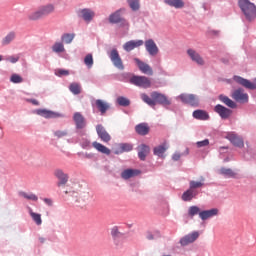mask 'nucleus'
Listing matches in <instances>:
<instances>
[{"instance_id": "49530a36", "label": "nucleus", "mask_w": 256, "mask_h": 256, "mask_svg": "<svg viewBox=\"0 0 256 256\" xmlns=\"http://www.w3.org/2000/svg\"><path fill=\"white\" fill-rule=\"evenodd\" d=\"M10 82L13 84H21L23 83V78L18 74H14L10 77Z\"/></svg>"}, {"instance_id": "9d476101", "label": "nucleus", "mask_w": 256, "mask_h": 256, "mask_svg": "<svg viewBox=\"0 0 256 256\" xmlns=\"http://www.w3.org/2000/svg\"><path fill=\"white\" fill-rule=\"evenodd\" d=\"M233 80L242 87L246 88L247 90H256V78L255 83L251 82L250 80L244 79L240 76L233 77Z\"/></svg>"}, {"instance_id": "864d4df0", "label": "nucleus", "mask_w": 256, "mask_h": 256, "mask_svg": "<svg viewBox=\"0 0 256 256\" xmlns=\"http://www.w3.org/2000/svg\"><path fill=\"white\" fill-rule=\"evenodd\" d=\"M111 234L113 238H119L121 236V232H119V229L116 226L112 228Z\"/></svg>"}, {"instance_id": "7ed1b4c3", "label": "nucleus", "mask_w": 256, "mask_h": 256, "mask_svg": "<svg viewBox=\"0 0 256 256\" xmlns=\"http://www.w3.org/2000/svg\"><path fill=\"white\" fill-rule=\"evenodd\" d=\"M130 84L144 89L151 88V80L145 76H133L130 78Z\"/></svg>"}, {"instance_id": "9b49d317", "label": "nucleus", "mask_w": 256, "mask_h": 256, "mask_svg": "<svg viewBox=\"0 0 256 256\" xmlns=\"http://www.w3.org/2000/svg\"><path fill=\"white\" fill-rule=\"evenodd\" d=\"M186 54H188V57H190L191 61H193L197 65H199V66L205 65L204 59L201 57V55L199 53L196 52V50H193L190 48V49L186 50Z\"/></svg>"}, {"instance_id": "6ab92c4d", "label": "nucleus", "mask_w": 256, "mask_h": 256, "mask_svg": "<svg viewBox=\"0 0 256 256\" xmlns=\"http://www.w3.org/2000/svg\"><path fill=\"white\" fill-rule=\"evenodd\" d=\"M79 17L82 18L85 22H91L93 18H95V12L91 9H80L79 10Z\"/></svg>"}, {"instance_id": "a18cd8bd", "label": "nucleus", "mask_w": 256, "mask_h": 256, "mask_svg": "<svg viewBox=\"0 0 256 256\" xmlns=\"http://www.w3.org/2000/svg\"><path fill=\"white\" fill-rule=\"evenodd\" d=\"M52 51L55 52V53H62V52L65 51V48L63 47L62 43H55L52 46Z\"/></svg>"}, {"instance_id": "6e6552de", "label": "nucleus", "mask_w": 256, "mask_h": 256, "mask_svg": "<svg viewBox=\"0 0 256 256\" xmlns=\"http://www.w3.org/2000/svg\"><path fill=\"white\" fill-rule=\"evenodd\" d=\"M126 11L124 8L118 9L115 11V13L110 14L108 16V22L112 24H118V23H126V19L121 17V15Z\"/></svg>"}, {"instance_id": "72a5a7b5", "label": "nucleus", "mask_w": 256, "mask_h": 256, "mask_svg": "<svg viewBox=\"0 0 256 256\" xmlns=\"http://www.w3.org/2000/svg\"><path fill=\"white\" fill-rule=\"evenodd\" d=\"M16 34L15 32H10L7 34V36L4 37V39H2V46H7L10 43H12L13 40H15Z\"/></svg>"}, {"instance_id": "6e6d98bb", "label": "nucleus", "mask_w": 256, "mask_h": 256, "mask_svg": "<svg viewBox=\"0 0 256 256\" xmlns=\"http://www.w3.org/2000/svg\"><path fill=\"white\" fill-rule=\"evenodd\" d=\"M180 157H181V155L179 153H176V154L172 155V160L173 161H179Z\"/></svg>"}, {"instance_id": "0e129e2a", "label": "nucleus", "mask_w": 256, "mask_h": 256, "mask_svg": "<svg viewBox=\"0 0 256 256\" xmlns=\"http://www.w3.org/2000/svg\"><path fill=\"white\" fill-rule=\"evenodd\" d=\"M164 256H171V255H164Z\"/></svg>"}, {"instance_id": "58836bf2", "label": "nucleus", "mask_w": 256, "mask_h": 256, "mask_svg": "<svg viewBox=\"0 0 256 256\" xmlns=\"http://www.w3.org/2000/svg\"><path fill=\"white\" fill-rule=\"evenodd\" d=\"M219 174L224 175L227 178H234L236 175L230 168H221Z\"/></svg>"}, {"instance_id": "412c9836", "label": "nucleus", "mask_w": 256, "mask_h": 256, "mask_svg": "<svg viewBox=\"0 0 256 256\" xmlns=\"http://www.w3.org/2000/svg\"><path fill=\"white\" fill-rule=\"evenodd\" d=\"M228 141L232 142L233 146L238 148L244 147L243 139H241L237 134L230 133L227 135Z\"/></svg>"}, {"instance_id": "2eb2a0df", "label": "nucleus", "mask_w": 256, "mask_h": 256, "mask_svg": "<svg viewBox=\"0 0 256 256\" xmlns=\"http://www.w3.org/2000/svg\"><path fill=\"white\" fill-rule=\"evenodd\" d=\"M214 112L218 113L219 117H221L223 120H227L230 115H232V110L220 104L214 106Z\"/></svg>"}, {"instance_id": "052dcab7", "label": "nucleus", "mask_w": 256, "mask_h": 256, "mask_svg": "<svg viewBox=\"0 0 256 256\" xmlns=\"http://www.w3.org/2000/svg\"><path fill=\"white\" fill-rule=\"evenodd\" d=\"M38 241H40L41 244H44L46 240H45V238L40 237V238H38Z\"/></svg>"}, {"instance_id": "39448f33", "label": "nucleus", "mask_w": 256, "mask_h": 256, "mask_svg": "<svg viewBox=\"0 0 256 256\" xmlns=\"http://www.w3.org/2000/svg\"><path fill=\"white\" fill-rule=\"evenodd\" d=\"M232 99L239 104H246L249 101V96L247 95V93H244V90L242 88H239L233 91Z\"/></svg>"}, {"instance_id": "603ef678", "label": "nucleus", "mask_w": 256, "mask_h": 256, "mask_svg": "<svg viewBox=\"0 0 256 256\" xmlns=\"http://www.w3.org/2000/svg\"><path fill=\"white\" fill-rule=\"evenodd\" d=\"M5 60L12 64H15L20 60V57L19 56H8Z\"/></svg>"}, {"instance_id": "7c9ffc66", "label": "nucleus", "mask_w": 256, "mask_h": 256, "mask_svg": "<svg viewBox=\"0 0 256 256\" xmlns=\"http://www.w3.org/2000/svg\"><path fill=\"white\" fill-rule=\"evenodd\" d=\"M219 101L225 104V106L230 107L232 109L237 108V104L233 102L229 97L224 96V95H219Z\"/></svg>"}, {"instance_id": "f03ea898", "label": "nucleus", "mask_w": 256, "mask_h": 256, "mask_svg": "<svg viewBox=\"0 0 256 256\" xmlns=\"http://www.w3.org/2000/svg\"><path fill=\"white\" fill-rule=\"evenodd\" d=\"M53 12H54V6L52 4L41 6L40 8H38L37 11L29 14V20L37 21L43 17H47L48 15H51V13Z\"/></svg>"}, {"instance_id": "37998d69", "label": "nucleus", "mask_w": 256, "mask_h": 256, "mask_svg": "<svg viewBox=\"0 0 256 256\" xmlns=\"http://www.w3.org/2000/svg\"><path fill=\"white\" fill-rule=\"evenodd\" d=\"M116 102L118 103L119 106H122V107L130 106V100L126 97H118V99H116Z\"/></svg>"}, {"instance_id": "e2e57ef3", "label": "nucleus", "mask_w": 256, "mask_h": 256, "mask_svg": "<svg viewBox=\"0 0 256 256\" xmlns=\"http://www.w3.org/2000/svg\"><path fill=\"white\" fill-rule=\"evenodd\" d=\"M65 194H68V191H65Z\"/></svg>"}, {"instance_id": "2f4dec72", "label": "nucleus", "mask_w": 256, "mask_h": 256, "mask_svg": "<svg viewBox=\"0 0 256 256\" xmlns=\"http://www.w3.org/2000/svg\"><path fill=\"white\" fill-rule=\"evenodd\" d=\"M193 117L196 120H202V121H206L209 118L207 112L204 111V110H196V111H194L193 112Z\"/></svg>"}, {"instance_id": "b1692460", "label": "nucleus", "mask_w": 256, "mask_h": 256, "mask_svg": "<svg viewBox=\"0 0 256 256\" xmlns=\"http://www.w3.org/2000/svg\"><path fill=\"white\" fill-rule=\"evenodd\" d=\"M199 194L197 190H186L182 194V201L183 202H191L194 198Z\"/></svg>"}, {"instance_id": "a211bd4d", "label": "nucleus", "mask_w": 256, "mask_h": 256, "mask_svg": "<svg viewBox=\"0 0 256 256\" xmlns=\"http://www.w3.org/2000/svg\"><path fill=\"white\" fill-rule=\"evenodd\" d=\"M219 214V209L217 208H213L210 210H204L202 212L199 213V218L202 221L208 220L210 218L216 217Z\"/></svg>"}, {"instance_id": "0eeeda50", "label": "nucleus", "mask_w": 256, "mask_h": 256, "mask_svg": "<svg viewBox=\"0 0 256 256\" xmlns=\"http://www.w3.org/2000/svg\"><path fill=\"white\" fill-rule=\"evenodd\" d=\"M110 60H112L113 66L118 70H124L123 60L119 56L118 50L113 49L109 54Z\"/></svg>"}, {"instance_id": "393cba45", "label": "nucleus", "mask_w": 256, "mask_h": 256, "mask_svg": "<svg viewBox=\"0 0 256 256\" xmlns=\"http://www.w3.org/2000/svg\"><path fill=\"white\" fill-rule=\"evenodd\" d=\"M36 112H37V115L46 119L59 117V114H57L56 112L49 111L47 109H37Z\"/></svg>"}, {"instance_id": "c756f323", "label": "nucleus", "mask_w": 256, "mask_h": 256, "mask_svg": "<svg viewBox=\"0 0 256 256\" xmlns=\"http://www.w3.org/2000/svg\"><path fill=\"white\" fill-rule=\"evenodd\" d=\"M164 4L176 9H182L185 6L183 0H164Z\"/></svg>"}, {"instance_id": "09e8293b", "label": "nucleus", "mask_w": 256, "mask_h": 256, "mask_svg": "<svg viewBox=\"0 0 256 256\" xmlns=\"http://www.w3.org/2000/svg\"><path fill=\"white\" fill-rule=\"evenodd\" d=\"M55 75H57L58 77L68 76L70 75V72L68 70L57 69L55 70Z\"/></svg>"}, {"instance_id": "423d86ee", "label": "nucleus", "mask_w": 256, "mask_h": 256, "mask_svg": "<svg viewBox=\"0 0 256 256\" xmlns=\"http://www.w3.org/2000/svg\"><path fill=\"white\" fill-rule=\"evenodd\" d=\"M179 99L183 104H188L193 107L199 106V99L194 94H182L179 95Z\"/></svg>"}, {"instance_id": "ddd939ff", "label": "nucleus", "mask_w": 256, "mask_h": 256, "mask_svg": "<svg viewBox=\"0 0 256 256\" xmlns=\"http://www.w3.org/2000/svg\"><path fill=\"white\" fill-rule=\"evenodd\" d=\"M96 133H98L99 139L104 143H109L112 140V136H110L109 132L102 125L96 126Z\"/></svg>"}, {"instance_id": "20e7f679", "label": "nucleus", "mask_w": 256, "mask_h": 256, "mask_svg": "<svg viewBox=\"0 0 256 256\" xmlns=\"http://www.w3.org/2000/svg\"><path fill=\"white\" fill-rule=\"evenodd\" d=\"M150 98L154 99L156 104L158 103L161 106L166 107L171 105V100H169V98L166 97V95L159 93L157 91L150 93Z\"/></svg>"}, {"instance_id": "f257e3e1", "label": "nucleus", "mask_w": 256, "mask_h": 256, "mask_svg": "<svg viewBox=\"0 0 256 256\" xmlns=\"http://www.w3.org/2000/svg\"><path fill=\"white\" fill-rule=\"evenodd\" d=\"M239 9L247 22H254L256 18V6L249 0H238Z\"/></svg>"}, {"instance_id": "680f3d73", "label": "nucleus", "mask_w": 256, "mask_h": 256, "mask_svg": "<svg viewBox=\"0 0 256 256\" xmlns=\"http://www.w3.org/2000/svg\"><path fill=\"white\" fill-rule=\"evenodd\" d=\"M86 158L90 159L91 158V154H86Z\"/></svg>"}, {"instance_id": "5701e85b", "label": "nucleus", "mask_w": 256, "mask_h": 256, "mask_svg": "<svg viewBox=\"0 0 256 256\" xmlns=\"http://www.w3.org/2000/svg\"><path fill=\"white\" fill-rule=\"evenodd\" d=\"M150 148L148 145L141 144L138 146V158H140L141 161H145L146 157L149 155Z\"/></svg>"}, {"instance_id": "dca6fc26", "label": "nucleus", "mask_w": 256, "mask_h": 256, "mask_svg": "<svg viewBox=\"0 0 256 256\" xmlns=\"http://www.w3.org/2000/svg\"><path fill=\"white\" fill-rule=\"evenodd\" d=\"M144 47H146V51L150 56H156L159 54V47H157L152 39L146 40V42H144Z\"/></svg>"}, {"instance_id": "ea45409f", "label": "nucleus", "mask_w": 256, "mask_h": 256, "mask_svg": "<svg viewBox=\"0 0 256 256\" xmlns=\"http://www.w3.org/2000/svg\"><path fill=\"white\" fill-rule=\"evenodd\" d=\"M83 63L86 65L88 69L92 68L94 64L93 55L86 54L85 58L83 59Z\"/></svg>"}, {"instance_id": "c03bdc74", "label": "nucleus", "mask_w": 256, "mask_h": 256, "mask_svg": "<svg viewBox=\"0 0 256 256\" xmlns=\"http://www.w3.org/2000/svg\"><path fill=\"white\" fill-rule=\"evenodd\" d=\"M20 196L23 197L24 199L29 200V201H38L37 195H34L32 193L28 194L26 192H21Z\"/></svg>"}, {"instance_id": "bf43d9fd", "label": "nucleus", "mask_w": 256, "mask_h": 256, "mask_svg": "<svg viewBox=\"0 0 256 256\" xmlns=\"http://www.w3.org/2000/svg\"><path fill=\"white\" fill-rule=\"evenodd\" d=\"M147 240H154V235H152L151 233L147 234Z\"/></svg>"}, {"instance_id": "f704fd0d", "label": "nucleus", "mask_w": 256, "mask_h": 256, "mask_svg": "<svg viewBox=\"0 0 256 256\" xmlns=\"http://www.w3.org/2000/svg\"><path fill=\"white\" fill-rule=\"evenodd\" d=\"M69 91H71V93L74 95L81 94V91H82L81 84L76 83V82L71 83V85H69Z\"/></svg>"}, {"instance_id": "5fc2aeb1", "label": "nucleus", "mask_w": 256, "mask_h": 256, "mask_svg": "<svg viewBox=\"0 0 256 256\" xmlns=\"http://www.w3.org/2000/svg\"><path fill=\"white\" fill-rule=\"evenodd\" d=\"M208 35H210L211 37H218L219 36V31L214 30V29H210V30H208Z\"/></svg>"}, {"instance_id": "4c0bfd02", "label": "nucleus", "mask_w": 256, "mask_h": 256, "mask_svg": "<svg viewBox=\"0 0 256 256\" xmlns=\"http://www.w3.org/2000/svg\"><path fill=\"white\" fill-rule=\"evenodd\" d=\"M127 4H129V7L133 12L140 10V0H127Z\"/></svg>"}, {"instance_id": "1a4fd4ad", "label": "nucleus", "mask_w": 256, "mask_h": 256, "mask_svg": "<svg viewBox=\"0 0 256 256\" xmlns=\"http://www.w3.org/2000/svg\"><path fill=\"white\" fill-rule=\"evenodd\" d=\"M199 238V232L193 231L190 234H187L180 239L179 243L182 247H187L191 243H194Z\"/></svg>"}, {"instance_id": "4be33fe9", "label": "nucleus", "mask_w": 256, "mask_h": 256, "mask_svg": "<svg viewBox=\"0 0 256 256\" xmlns=\"http://www.w3.org/2000/svg\"><path fill=\"white\" fill-rule=\"evenodd\" d=\"M72 119L74 120V123H76V128L77 129H84L85 128V118L84 116H82L81 113L76 112L74 113V116L72 117Z\"/></svg>"}, {"instance_id": "aec40b11", "label": "nucleus", "mask_w": 256, "mask_h": 256, "mask_svg": "<svg viewBox=\"0 0 256 256\" xmlns=\"http://www.w3.org/2000/svg\"><path fill=\"white\" fill-rule=\"evenodd\" d=\"M141 174L140 170L137 169H126L121 172V178L124 180H130L134 177H137L138 175Z\"/></svg>"}, {"instance_id": "473e14b6", "label": "nucleus", "mask_w": 256, "mask_h": 256, "mask_svg": "<svg viewBox=\"0 0 256 256\" xmlns=\"http://www.w3.org/2000/svg\"><path fill=\"white\" fill-rule=\"evenodd\" d=\"M119 151H116L115 154L119 155V154H123L124 152H130L133 149V146L129 143H121L119 144Z\"/></svg>"}, {"instance_id": "e433bc0d", "label": "nucleus", "mask_w": 256, "mask_h": 256, "mask_svg": "<svg viewBox=\"0 0 256 256\" xmlns=\"http://www.w3.org/2000/svg\"><path fill=\"white\" fill-rule=\"evenodd\" d=\"M168 147H166V144L160 145L158 147L154 148V155L158 157H163V154H165Z\"/></svg>"}, {"instance_id": "a19ab883", "label": "nucleus", "mask_w": 256, "mask_h": 256, "mask_svg": "<svg viewBox=\"0 0 256 256\" xmlns=\"http://www.w3.org/2000/svg\"><path fill=\"white\" fill-rule=\"evenodd\" d=\"M199 213H201V209H199L198 206H191L190 208H188V216H190L191 218L199 215Z\"/></svg>"}, {"instance_id": "f3484780", "label": "nucleus", "mask_w": 256, "mask_h": 256, "mask_svg": "<svg viewBox=\"0 0 256 256\" xmlns=\"http://www.w3.org/2000/svg\"><path fill=\"white\" fill-rule=\"evenodd\" d=\"M54 176L55 178L58 179V184H57L58 187H61L68 183V179H69L68 174H65L63 170H60V169L55 170Z\"/></svg>"}, {"instance_id": "de8ad7c7", "label": "nucleus", "mask_w": 256, "mask_h": 256, "mask_svg": "<svg viewBox=\"0 0 256 256\" xmlns=\"http://www.w3.org/2000/svg\"><path fill=\"white\" fill-rule=\"evenodd\" d=\"M74 34H63L62 41L65 44H70L73 42Z\"/></svg>"}, {"instance_id": "79ce46f5", "label": "nucleus", "mask_w": 256, "mask_h": 256, "mask_svg": "<svg viewBox=\"0 0 256 256\" xmlns=\"http://www.w3.org/2000/svg\"><path fill=\"white\" fill-rule=\"evenodd\" d=\"M29 215L34 220L35 224L41 225V214L34 213L32 209H29Z\"/></svg>"}, {"instance_id": "4d7b16f0", "label": "nucleus", "mask_w": 256, "mask_h": 256, "mask_svg": "<svg viewBox=\"0 0 256 256\" xmlns=\"http://www.w3.org/2000/svg\"><path fill=\"white\" fill-rule=\"evenodd\" d=\"M27 102H30V104H32L34 106H38L39 105L38 101L35 100V99H28Z\"/></svg>"}, {"instance_id": "f8f14e48", "label": "nucleus", "mask_w": 256, "mask_h": 256, "mask_svg": "<svg viewBox=\"0 0 256 256\" xmlns=\"http://www.w3.org/2000/svg\"><path fill=\"white\" fill-rule=\"evenodd\" d=\"M136 65L140 69V72L143 73L144 75H149L152 76L154 74V71L152 70L151 66L149 64H146L143 61H140V59L135 58L134 59Z\"/></svg>"}, {"instance_id": "4468645a", "label": "nucleus", "mask_w": 256, "mask_h": 256, "mask_svg": "<svg viewBox=\"0 0 256 256\" xmlns=\"http://www.w3.org/2000/svg\"><path fill=\"white\" fill-rule=\"evenodd\" d=\"M144 45L143 40H130L129 42L124 43L122 45V49L126 52L134 51V49H137L138 47H141Z\"/></svg>"}, {"instance_id": "c85d7f7f", "label": "nucleus", "mask_w": 256, "mask_h": 256, "mask_svg": "<svg viewBox=\"0 0 256 256\" xmlns=\"http://www.w3.org/2000/svg\"><path fill=\"white\" fill-rule=\"evenodd\" d=\"M205 178L200 177L199 181L191 180L190 181V188L188 190L190 191H197V189L204 187Z\"/></svg>"}, {"instance_id": "13d9d810", "label": "nucleus", "mask_w": 256, "mask_h": 256, "mask_svg": "<svg viewBox=\"0 0 256 256\" xmlns=\"http://www.w3.org/2000/svg\"><path fill=\"white\" fill-rule=\"evenodd\" d=\"M44 203L48 204V206H52V200L49 198H44Z\"/></svg>"}, {"instance_id": "3c124183", "label": "nucleus", "mask_w": 256, "mask_h": 256, "mask_svg": "<svg viewBox=\"0 0 256 256\" xmlns=\"http://www.w3.org/2000/svg\"><path fill=\"white\" fill-rule=\"evenodd\" d=\"M210 144V141L208 139H205L203 141H197L196 146L197 148L207 147Z\"/></svg>"}, {"instance_id": "a878e982", "label": "nucleus", "mask_w": 256, "mask_h": 256, "mask_svg": "<svg viewBox=\"0 0 256 256\" xmlns=\"http://www.w3.org/2000/svg\"><path fill=\"white\" fill-rule=\"evenodd\" d=\"M136 134L140 136H146L149 134V126L147 123L138 124L135 126Z\"/></svg>"}, {"instance_id": "c9c22d12", "label": "nucleus", "mask_w": 256, "mask_h": 256, "mask_svg": "<svg viewBox=\"0 0 256 256\" xmlns=\"http://www.w3.org/2000/svg\"><path fill=\"white\" fill-rule=\"evenodd\" d=\"M141 100H143V102L149 105L150 107H155L156 105V101L154 100V98L149 97L145 93L141 94Z\"/></svg>"}, {"instance_id": "bb28decb", "label": "nucleus", "mask_w": 256, "mask_h": 256, "mask_svg": "<svg viewBox=\"0 0 256 256\" xmlns=\"http://www.w3.org/2000/svg\"><path fill=\"white\" fill-rule=\"evenodd\" d=\"M96 107L99 112H101V115H104L110 109L109 103L104 102V100L101 99L96 100Z\"/></svg>"}, {"instance_id": "8fccbe9b", "label": "nucleus", "mask_w": 256, "mask_h": 256, "mask_svg": "<svg viewBox=\"0 0 256 256\" xmlns=\"http://www.w3.org/2000/svg\"><path fill=\"white\" fill-rule=\"evenodd\" d=\"M54 136L57 137L58 139L65 138L68 136V132L67 131H55Z\"/></svg>"}, {"instance_id": "cd10ccee", "label": "nucleus", "mask_w": 256, "mask_h": 256, "mask_svg": "<svg viewBox=\"0 0 256 256\" xmlns=\"http://www.w3.org/2000/svg\"><path fill=\"white\" fill-rule=\"evenodd\" d=\"M92 146L94 149H96V151L100 152L101 154H105L107 156L110 155L111 151L109 148L105 147L104 145H102L101 143L94 141L92 143Z\"/></svg>"}]
</instances>
